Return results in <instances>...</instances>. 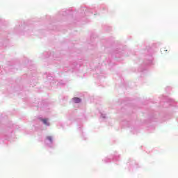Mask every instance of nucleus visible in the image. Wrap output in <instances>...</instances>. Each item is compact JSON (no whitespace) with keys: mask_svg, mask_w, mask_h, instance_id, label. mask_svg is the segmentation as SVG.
I'll return each instance as SVG.
<instances>
[{"mask_svg":"<svg viewBox=\"0 0 178 178\" xmlns=\"http://www.w3.org/2000/svg\"><path fill=\"white\" fill-rule=\"evenodd\" d=\"M47 140H49V141H52V137L48 136Z\"/></svg>","mask_w":178,"mask_h":178,"instance_id":"7ed1b4c3","label":"nucleus"},{"mask_svg":"<svg viewBox=\"0 0 178 178\" xmlns=\"http://www.w3.org/2000/svg\"><path fill=\"white\" fill-rule=\"evenodd\" d=\"M42 122H43L44 124H46L47 126H49V123H48L47 119H43L42 120Z\"/></svg>","mask_w":178,"mask_h":178,"instance_id":"f03ea898","label":"nucleus"},{"mask_svg":"<svg viewBox=\"0 0 178 178\" xmlns=\"http://www.w3.org/2000/svg\"><path fill=\"white\" fill-rule=\"evenodd\" d=\"M72 99L75 104H80V102H81V99L79 97H74Z\"/></svg>","mask_w":178,"mask_h":178,"instance_id":"f257e3e1","label":"nucleus"}]
</instances>
